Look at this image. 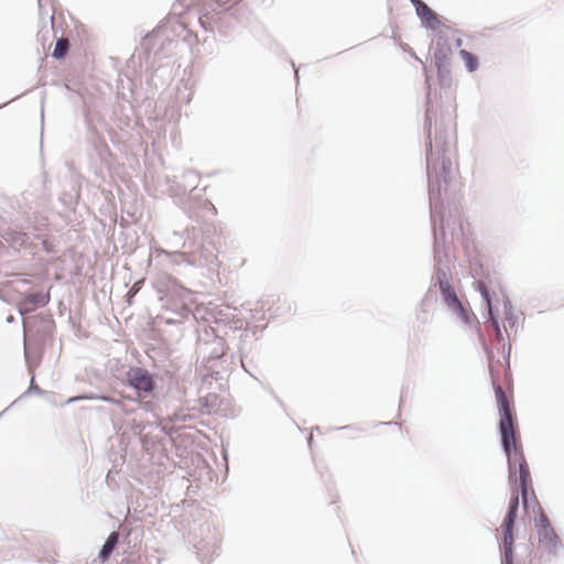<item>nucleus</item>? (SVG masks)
<instances>
[{
	"label": "nucleus",
	"mask_w": 564,
	"mask_h": 564,
	"mask_svg": "<svg viewBox=\"0 0 564 564\" xmlns=\"http://www.w3.org/2000/svg\"><path fill=\"white\" fill-rule=\"evenodd\" d=\"M438 131L437 138V162L426 165L429 208L431 230L433 236L434 274L432 276L433 288L438 290L452 284V272L449 269L451 254L449 246L455 239L464 240V223L456 205H444L442 197L443 185L452 182L453 162L448 160L446 140Z\"/></svg>",
	"instance_id": "f257e3e1"
},
{
	"label": "nucleus",
	"mask_w": 564,
	"mask_h": 564,
	"mask_svg": "<svg viewBox=\"0 0 564 564\" xmlns=\"http://www.w3.org/2000/svg\"><path fill=\"white\" fill-rule=\"evenodd\" d=\"M512 441L514 449L509 453L510 456L505 453L508 467L507 479L511 488V495L500 525V536H498V529L494 530L502 564H513V553L516 552L514 541L518 538L519 531L517 520L520 500L522 501L523 510H525L528 500L531 498V491L534 490L532 488L533 481L530 467L524 456L517 429H513Z\"/></svg>",
	"instance_id": "f03ea898"
},
{
	"label": "nucleus",
	"mask_w": 564,
	"mask_h": 564,
	"mask_svg": "<svg viewBox=\"0 0 564 564\" xmlns=\"http://www.w3.org/2000/svg\"><path fill=\"white\" fill-rule=\"evenodd\" d=\"M400 47L422 66L425 88L423 132L425 137L424 147L426 165L437 162L438 131H442V134L445 137L444 139L446 140V143L444 149H446L448 160H452L451 142L453 140L454 143H456L457 140L456 122L448 111H441L437 117V110L433 100V95L436 98V90L433 87L432 68L416 55L415 51L408 43H402Z\"/></svg>",
	"instance_id": "7ed1b4c3"
},
{
	"label": "nucleus",
	"mask_w": 564,
	"mask_h": 564,
	"mask_svg": "<svg viewBox=\"0 0 564 564\" xmlns=\"http://www.w3.org/2000/svg\"><path fill=\"white\" fill-rule=\"evenodd\" d=\"M181 250L164 251L174 265L206 267L214 271L220 264L219 253L223 247V234L214 221L203 219L202 224L187 226Z\"/></svg>",
	"instance_id": "20e7f679"
},
{
	"label": "nucleus",
	"mask_w": 564,
	"mask_h": 564,
	"mask_svg": "<svg viewBox=\"0 0 564 564\" xmlns=\"http://www.w3.org/2000/svg\"><path fill=\"white\" fill-rule=\"evenodd\" d=\"M195 351L203 383L210 389L215 384V389L226 390L234 361L226 339L219 336L215 328L205 327L197 334Z\"/></svg>",
	"instance_id": "39448f33"
},
{
	"label": "nucleus",
	"mask_w": 564,
	"mask_h": 564,
	"mask_svg": "<svg viewBox=\"0 0 564 564\" xmlns=\"http://www.w3.org/2000/svg\"><path fill=\"white\" fill-rule=\"evenodd\" d=\"M184 29L178 17L167 15L153 30L142 36L140 46L135 48L129 62L137 63L140 67L144 65V72L147 74L151 73V80H153L156 73L163 69V65L159 63L170 57L177 46V41L174 40L173 35L177 34L178 30Z\"/></svg>",
	"instance_id": "423d86ee"
},
{
	"label": "nucleus",
	"mask_w": 564,
	"mask_h": 564,
	"mask_svg": "<svg viewBox=\"0 0 564 564\" xmlns=\"http://www.w3.org/2000/svg\"><path fill=\"white\" fill-rule=\"evenodd\" d=\"M478 333L479 343L481 345V348L486 355L487 361H488V372L491 380V387L495 393V399L497 403V410H498V434H499V441L500 446L503 453H507L508 456H510L509 453L514 449L513 445V429H517V417L516 415L510 411L509 409V402L507 399V395L499 383V379L497 376V371L495 368V364H500L499 359H496L494 348L490 347L486 339L484 338L480 327L475 328Z\"/></svg>",
	"instance_id": "0eeeda50"
},
{
	"label": "nucleus",
	"mask_w": 564,
	"mask_h": 564,
	"mask_svg": "<svg viewBox=\"0 0 564 564\" xmlns=\"http://www.w3.org/2000/svg\"><path fill=\"white\" fill-rule=\"evenodd\" d=\"M239 0H197L196 15L205 32L226 35L236 22L235 7Z\"/></svg>",
	"instance_id": "6e6552de"
},
{
	"label": "nucleus",
	"mask_w": 564,
	"mask_h": 564,
	"mask_svg": "<svg viewBox=\"0 0 564 564\" xmlns=\"http://www.w3.org/2000/svg\"><path fill=\"white\" fill-rule=\"evenodd\" d=\"M153 288L164 308L171 310L183 318L193 314L191 306L195 303L193 291L183 285L172 274H159L153 282Z\"/></svg>",
	"instance_id": "1a4fd4ad"
},
{
	"label": "nucleus",
	"mask_w": 564,
	"mask_h": 564,
	"mask_svg": "<svg viewBox=\"0 0 564 564\" xmlns=\"http://www.w3.org/2000/svg\"><path fill=\"white\" fill-rule=\"evenodd\" d=\"M166 192L183 212L196 224H202L205 214L217 215V208L208 199H202L198 194L188 192L187 184L181 182L178 176H165Z\"/></svg>",
	"instance_id": "9d476101"
},
{
	"label": "nucleus",
	"mask_w": 564,
	"mask_h": 564,
	"mask_svg": "<svg viewBox=\"0 0 564 564\" xmlns=\"http://www.w3.org/2000/svg\"><path fill=\"white\" fill-rule=\"evenodd\" d=\"M119 376L122 378V387L133 392L124 397L128 402L139 404L141 401L154 397L159 391V373L150 371L143 365L128 366V370Z\"/></svg>",
	"instance_id": "9b49d317"
},
{
	"label": "nucleus",
	"mask_w": 564,
	"mask_h": 564,
	"mask_svg": "<svg viewBox=\"0 0 564 564\" xmlns=\"http://www.w3.org/2000/svg\"><path fill=\"white\" fill-rule=\"evenodd\" d=\"M433 50V66L436 70V79L441 90L451 88L453 84L451 59L453 48L448 36H437L429 46V53Z\"/></svg>",
	"instance_id": "f8f14e48"
},
{
	"label": "nucleus",
	"mask_w": 564,
	"mask_h": 564,
	"mask_svg": "<svg viewBox=\"0 0 564 564\" xmlns=\"http://www.w3.org/2000/svg\"><path fill=\"white\" fill-rule=\"evenodd\" d=\"M531 500L538 509V511L534 512V524L538 532L540 547H542L549 556L555 557L558 552L564 553V544L556 535L555 530L546 516L543 513L534 490L531 491Z\"/></svg>",
	"instance_id": "ddd939ff"
},
{
	"label": "nucleus",
	"mask_w": 564,
	"mask_h": 564,
	"mask_svg": "<svg viewBox=\"0 0 564 564\" xmlns=\"http://www.w3.org/2000/svg\"><path fill=\"white\" fill-rule=\"evenodd\" d=\"M56 325L53 315L50 313H40L33 315L24 323V334L29 343L40 348L52 344L55 338Z\"/></svg>",
	"instance_id": "4468645a"
},
{
	"label": "nucleus",
	"mask_w": 564,
	"mask_h": 564,
	"mask_svg": "<svg viewBox=\"0 0 564 564\" xmlns=\"http://www.w3.org/2000/svg\"><path fill=\"white\" fill-rule=\"evenodd\" d=\"M52 289V283H37L20 292L19 302L17 304L20 315L23 316L25 313L45 307L51 301Z\"/></svg>",
	"instance_id": "2eb2a0df"
},
{
	"label": "nucleus",
	"mask_w": 564,
	"mask_h": 564,
	"mask_svg": "<svg viewBox=\"0 0 564 564\" xmlns=\"http://www.w3.org/2000/svg\"><path fill=\"white\" fill-rule=\"evenodd\" d=\"M442 303L446 306V308L455 314L464 325L479 328V319L474 314V312L466 307L457 296V293L453 285L447 288H442L438 290Z\"/></svg>",
	"instance_id": "dca6fc26"
},
{
	"label": "nucleus",
	"mask_w": 564,
	"mask_h": 564,
	"mask_svg": "<svg viewBox=\"0 0 564 564\" xmlns=\"http://www.w3.org/2000/svg\"><path fill=\"white\" fill-rule=\"evenodd\" d=\"M6 247L12 249L14 253H19L22 249H30V253L33 256L36 250V245L31 240L29 234L12 228L0 231V249Z\"/></svg>",
	"instance_id": "f3484780"
},
{
	"label": "nucleus",
	"mask_w": 564,
	"mask_h": 564,
	"mask_svg": "<svg viewBox=\"0 0 564 564\" xmlns=\"http://www.w3.org/2000/svg\"><path fill=\"white\" fill-rule=\"evenodd\" d=\"M119 527L121 528L120 532L111 531L109 533V535L106 538L104 544L99 549L97 558L94 560L93 563H95L96 561H98L100 564L107 563L109 561L112 552L118 547V545L120 543H124L126 540L130 536V534H131L130 528L121 527V524H119Z\"/></svg>",
	"instance_id": "a211bd4d"
},
{
	"label": "nucleus",
	"mask_w": 564,
	"mask_h": 564,
	"mask_svg": "<svg viewBox=\"0 0 564 564\" xmlns=\"http://www.w3.org/2000/svg\"><path fill=\"white\" fill-rule=\"evenodd\" d=\"M474 284L479 292L482 302H488L496 294L491 289V280L488 274H485L482 267L475 268Z\"/></svg>",
	"instance_id": "6ab92c4d"
},
{
	"label": "nucleus",
	"mask_w": 564,
	"mask_h": 564,
	"mask_svg": "<svg viewBox=\"0 0 564 564\" xmlns=\"http://www.w3.org/2000/svg\"><path fill=\"white\" fill-rule=\"evenodd\" d=\"M140 443L142 448L152 456L163 454L166 451L165 438L160 435L142 433L140 435Z\"/></svg>",
	"instance_id": "aec40b11"
},
{
	"label": "nucleus",
	"mask_w": 564,
	"mask_h": 564,
	"mask_svg": "<svg viewBox=\"0 0 564 564\" xmlns=\"http://www.w3.org/2000/svg\"><path fill=\"white\" fill-rule=\"evenodd\" d=\"M91 145L94 153L100 163L110 170L115 161V155L112 154L106 140L104 138L97 137L93 140Z\"/></svg>",
	"instance_id": "412c9836"
},
{
	"label": "nucleus",
	"mask_w": 564,
	"mask_h": 564,
	"mask_svg": "<svg viewBox=\"0 0 564 564\" xmlns=\"http://www.w3.org/2000/svg\"><path fill=\"white\" fill-rule=\"evenodd\" d=\"M416 15L421 22V26L426 31L434 30L436 26H444L445 29L451 30V26L441 23L437 13L427 4L426 7L421 8V10L416 12Z\"/></svg>",
	"instance_id": "4be33fe9"
},
{
	"label": "nucleus",
	"mask_w": 564,
	"mask_h": 564,
	"mask_svg": "<svg viewBox=\"0 0 564 564\" xmlns=\"http://www.w3.org/2000/svg\"><path fill=\"white\" fill-rule=\"evenodd\" d=\"M44 348H40L29 343V347L24 346V359L29 373H35V369L40 366Z\"/></svg>",
	"instance_id": "5701e85b"
},
{
	"label": "nucleus",
	"mask_w": 564,
	"mask_h": 564,
	"mask_svg": "<svg viewBox=\"0 0 564 564\" xmlns=\"http://www.w3.org/2000/svg\"><path fill=\"white\" fill-rule=\"evenodd\" d=\"M58 200L65 209L76 212V207L80 200V185L76 183L72 184L69 191H63Z\"/></svg>",
	"instance_id": "b1692460"
},
{
	"label": "nucleus",
	"mask_w": 564,
	"mask_h": 564,
	"mask_svg": "<svg viewBox=\"0 0 564 564\" xmlns=\"http://www.w3.org/2000/svg\"><path fill=\"white\" fill-rule=\"evenodd\" d=\"M126 395H127L126 393H119V397H117L115 394L99 393L98 400L104 401L109 404H112V405H116V406L120 408V410L126 415H131L135 412V410L127 406L126 402L128 400L124 398Z\"/></svg>",
	"instance_id": "393cba45"
},
{
	"label": "nucleus",
	"mask_w": 564,
	"mask_h": 564,
	"mask_svg": "<svg viewBox=\"0 0 564 564\" xmlns=\"http://www.w3.org/2000/svg\"><path fill=\"white\" fill-rule=\"evenodd\" d=\"M199 404L207 414L216 412L220 406L219 395L215 392H209L204 397L199 398Z\"/></svg>",
	"instance_id": "a878e982"
},
{
	"label": "nucleus",
	"mask_w": 564,
	"mask_h": 564,
	"mask_svg": "<svg viewBox=\"0 0 564 564\" xmlns=\"http://www.w3.org/2000/svg\"><path fill=\"white\" fill-rule=\"evenodd\" d=\"M467 73H475L480 65L479 57L477 54L469 52L465 48L458 52Z\"/></svg>",
	"instance_id": "bb28decb"
},
{
	"label": "nucleus",
	"mask_w": 564,
	"mask_h": 564,
	"mask_svg": "<svg viewBox=\"0 0 564 564\" xmlns=\"http://www.w3.org/2000/svg\"><path fill=\"white\" fill-rule=\"evenodd\" d=\"M485 305L484 317L487 321H490L491 324H497V319L500 318L499 310L497 306L498 299L496 294H492V299L488 300V302H482Z\"/></svg>",
	"instance_id": "cd10ccee"
},
{
	"label": "nucleus",
	"mask_w": 564,
	"mask_h": 564,
	"mask_svg": "<svg viewBox=\"0 0 564 564\" xmlns=\"http://www.w3.org/2000/svg\"><path fill=\"white\" fill-rule=\"evenodd\" d=\"M31 375V379H30V384H29V388L23 392V394L18 398L17 400H14L8 408H6L2 412H0V417L11 408L21 398H24L26 395H30V394H37V395H44L46 393L45 390H43L42 388H40L36 382H35V373H30Z\"/></svg>",
	"instance_id": "c85d7f7f"
},
{
	"label": "nucleus",
	"mask_w": 564,
	"mask_h": 564,
	"mask_svg": "<svg viewBox=\"0 0 564 564\" xmlns=\"http://www.w3.org/2000/svg\"><path fill=\"white\" fill-rule=\"evenodd\" d=\"M503 313L510 328L517 329L518 316L516 315L511 300L506 295L502 301Z\"/></svg>",
	"instance_id": "c756f323"
},
{
	"label": "nucleus",
	"mask_w": 564,
	"mask_h": 564,
	"mask_svg": "<svg viewBox=\"0 0 564 564\" xmlns=\"http://www.w3.org/2000/svg\"><path fill=\"white\" fill-rule=\"evenodd\" d=\"M178 178L181 180V182L187 184L188 192L195 193V189L197 188V184L199 181V175L197 172L193 170H187L183 172V174L178 176Z\"/></svg>",
	"instance_id": "7c9ffc66"
},
{
	"label": "nucleus",
	"mask_w": 564,
	"mask_h": 564,
	"mask_svg": "<svg viewBox=\"0 0 564 564\" xmlns=\"http://www.w3.org/2000/svg\"><path fill=\"white\" fill-rule=\"evenodd\" d=\"M66 55V43L63 37H55L52 57L56 61H63Z\"/></svg>",
	"instance_id": "2f4dec72"
},
{
	"label": "nucleus",
	"mask_w": 564,
	"mask_h": 564,
	"mask_svg": "<svg viewBox=\"0 0 564 564\" xmlns=\"http://www.w3.org/2000/svg\"><path fill=\"white\" fill-rule=\"evenodd\" d=\"M436 302H437L436 291L433 290V286H430L421 301L422 312H426V310L430 306L434 305Z\"/></svg>",
	"instance_id": "473e14b6"
},
{
	"label": "nucleus",
	"mask_w": 564,
	"mask_h": 564,
	"mask_svg": "<svg viewBox=\"0 0 564 564\" xmlns=\"http://www.w3.org/2000/svg\"><path fill=\"white\" fill-rule=\"evenodd\" d=\"M128 366L129 365L120 362V360H116L115 364L110 366L109 372L112 378L122 384V378L119 375L126 372V370H128Z\"/></svg>",
	"instance_id": "72a5a7b5"
},
{
	"label": "nucleus",
	"mask_w": 564,
	"mask_h": 564,
	"mask_svg": "<svg viewBox=\"0 0 564 564\" xmlns=\"http://www.w3.org/2000/svg\"><path fill=\"white\" fill-rule=\"evenodd\" d=\"M507 339H508V341L502 345V358H503V362L507 367L506 375L508 377H510L511 376V370H510L511 344H510L509 335H507Z\"/></svg>",
	"instance_id": "f704fd0d"
},
{
	"label": "nucleus",
	"mask_w": 564,
	"mask_h": 564,
	"mask_svg": "<svg viewBox=\"0 0 564 564\" xmlns=\"http://www.w3.org/2000/svg\"><path fill=\"white\" fill-rule=\"evenodd\" d=\"M35 239L40 240V243L42 246V249L47 253V254H51V253H54L55 252V248L53 246L52 242L48 241V239L42 235V234H37L34 236Z\"/></svg>",
	"instance_id": "c9c22d12"
},
{
	"label": "nucleus",
	"mask_w": 564,
	"mask_h": 564,
	"mask_svg": "<svg viewBox=\"0 0 564 564\" xmlns=\"http://www.w3.org/2000/svg\"><path fill=\"white\" fill-rule=\"evenodd\" d=\"M98 395H99L98 393L85 392V393L79 394L76 398L69 399L68 402H72L73 400H78V401H83V400H87V401L98 400Z\"/></svg>",
	"instance_id": "e433bc0d"
},
{
	"label": "nucleus",
	"mask_w": 564,
	"mask_h": 564,
	"mask_svg": "<svg viewBox=\"0 0 564 564\" xmlns=\"http://www.w3.org/2000/svg\"><path fill=\"white\" fill-rule=\"evenodd\" d=\"M494 330L497 336H499L503 340V332H506L505 326L501 324L500 318L497 319V324H492Z\"/></svg>",
	"instance_id": "4c0bfd02"
},
{
	"label": "nucleus",
	"mask_w": 564,
	"mask_h": 564,
	"mask_svg": "<svg viewBox=\"0 0 564 564\" xmlns=\"http://www.w3.org/2000/svg\"><path fill=\"white\" fill-rule=\"evenodd\" d=\"M45 561L48 563V564H73L72 562L69 561H58L54 557V555H51L48 554L47 556H45Z\"/></svg>",
	"instance_id": "58836bf2"
},
{
	"label": "nucleus",
	"mask_w": 564,
	"mask_h": 564,
	"mask_svg": "<svg viewBox=\"0 0 564 564\" xmlns=\"http://www.w3.org/2000/svg\"><path fill=\"white\" fill-rule=\"evenodd\" d=\"M444 26H436L433 31V40H436L437 36H446Z\"/></svg>",
	"instance_id": "ea45409f"
},
{
	"label": "nucleus",
	"mask_w": 564,
	"mask_h": 564,
	"mask_svg": "<svg viewBox=\"0 0 564 564\" xmlns=\"http://www.w3.org/2000/svg\"><path fill=\"white\" fill-rule=\"evenodd\" d=\"M409 393V386H402L401 387V392H400V402H399V406L401 408L402 406V403L404 401V399L406 398Z\"/></svg>",
	"instance_id": "a19ab883"
},
{
	"label": "nucleus",
	"mask_w": 564,
	"mask_h": 564,
	"mask_svg": "<svg viewBox=\"0 0 564 564\" xmlns=\"http://www.w3.org/2000/svg\"><path fill=\"white\" fill-rule=\"evenodd\" d=\"M411 4L415 9V13L421 10V8L426 7V3L423 0H409Z\"/></svg>",
	"instance_id": "79ce46f5"
},
{
	"label": "nucleus",
	"mask_w": 564,
	"mask_h": 564,
	"mask_svg": "<svg viewBox=\"0 0 564 564\" xmlns=\"http://www.w3.org/2000/svg\"><path fill=\"white\" fill-rule=\"evenodd\" d=\"M238 350H239V354H240V362H241V365H242V368H243L246 371H248V368H247L246 362H245V357H246V356H245V354L242 352V348H241V347H239V348H238Z\"/></svg>",
	"instance_id": "37998d69"
},
{
	"label": "nucleus",
	"mask_w": 564,
	"mask_h": 564,
	"mask_svg": "<svg viewBox=\"0 0 564 564\" xmlns=\"http://www.w3.org/2000/svg\"><path fill=\"white\" fill-rule=\"evenodd\" d=\"M291 65H292L293 70H294V77H295L296 82L299 83V80H300L299 68L295 66V63L293 61H291Z\"/></svg>",
	"instance_id": "c03bdc74"
},
{
	"label": "nucleus",
	"mask_w": 564,
	"mask_h": 564,
	"mask_svg": "<svg viewBox=\"0 0 564 564\" xmlns=\"http://www.w3.org/2000/svg\"><path fill=\"white\" fill-rule=\"evenodd\" d=\"M335 430H358L355 425L348 424L341 427H336Z\"/></svg>",
	"instance_id": "a18cd8bd"
},
{
	"label": "nucleus",
	"mask_w": 564,
	"mask_h": 564,
	"mask_svg": "<svg viewBox=\"0 0 564 564\" xmlns=\"http://www.w3.org/2000/svg\"><path fill=\"white\" fill-rule=\"evenodd\" d=\"M462 45H463V40H462V39H459V37H458V39H456V40H455V46H456V47H460Z\"/></svg>",
	"instance_id": "49530a36"
},
{
	"label": "nucleus",
	"mask_w": 564,
	"mask_h": 564,
	"mask_svg": "<svg viewBox=\"0 0 564 564\" xmlns=\"http://www.w3.org/2000/svg\"><path fill=\"white\" fill-rule=\"evenodd\" d=\"M13 322H14V316H13V315H8V316H7V323H8V324H11V323H13Z\"/></svg>",
	"instance_id": "de8ad7c7"
},
{
	"label": "nucleus",
	"mask_w": 564,
	"mask_h": 564,
	"mask_svg": "<svg viewBox=\"0 0 564 564\" xmlns=\"http://www.w3.org/2000/svg\"><path fill=\"white\" fill-rule=\"evenodd\" d=\"M306 441H307V445L311 447L312 442H313V436L312 435L307 436Z\"/></svg>",
	"instance_id": "09e8293b"
},
{
	"label": "nucleus",
	"mask_w": 564,
	"mask_h": 564,
	"mask_svg": "<svg viewBox=\"0 0 564 564\" xmlns=\"http://www.w3.org/2000/svg\"><path fill=\"white\" fill-rule=\"evenodd\" d=\"M119 107L121 108V111H122V113H124L126 118L129 119L130 113H126L124 112V107L123 106L119 105Z\"/></svg>",
	"instance_id": "8fccbe9b"
},
{
	"label": "nucleus",
	"mask_w": 564,
	"mask_h": 564,
	"mask_svg": "<svg viewBox=\"0 0 564 564\" xmlns=\"http://www.w3.org/2000/svg\"><path fill=\"white\" fill-rule=\"evenodd\" d=\"M275 399H276L278 404H279L281 408H283V409H284V403H283V401H282L281 399H279V398H275Z\"/></svg>",
	"instance_id": "3c124183"
},
{
	"label": "nucleus",
	"mask_w": 564,
	"mask_h": 564,
	"mask_svg": "<svg viewBox=\"0 0 564 564\" xmlns=\"http://www.w3.org/2000/svg\"><path fill=\"white\" fill-rule=\"evenodd\" d=\"M319 430H321V427H319L318 425H315L314 427H312V432H313V431H317V432H319Z\"/></svg>",
	"instance_id": "603ef678"
},
{
	"label": "nucleus",
	"mask_w": 564,
	"mask_h": 564,
	"mask_svg": "<svg viewBox=\"0 0 564 564\" xmlns=\"http://www.w3.org/2000/svg\"><path fill=\"white\" fill-rule=\"evenodd\" d=\"M258 332V326H254V328L252 329V334L256 335Z\"/></svg>",
	"instance_id": "864d4df0"
},
{
	"label": "nucleus",
	"mask_w": 564,
	"mask_h": 564,
	"mask_svg": "<svg viewBox=\"0 0 564 564\" xmlns=\"http://www.w3.org/2000/svg\"><path fill=\"white\" fill-rule=\"evenodd\" d=\"M381 425H390L392 422H380Z\"/></svg>",
	"instance_id": "5fc2aeb1"
},
{
	"label": "nucleus",
	"mask_w": 564,
	"mask_h": 564,
	"mask_svg": "<svg viewBox=\"0 0 564 564\" xmlns=\"http://www.w3.org/2000/svg\"><path fill=\"white\" fill-rule=\"evenodd\" d=\"M37 3H39V8L41 9L43 6H42V0H37Z\"/></svg>",
	"instance_id": "6e6d98bb"
},
{
	"label": "nucleus",
	"mask_w": 564,
	"mask_h": 564,
	"mask_svg": "<svg viewBox=\"0 0 564 564\" xmlns=\"http://www.w3.org/2000/svg\"><path fill=\"white\" fill-rule=\"evenodd\" d=\"M7 105H8V102H3V104H1V105H0V109H1V108H3V107H4V106H7Z\"/></svg>",
	"instance_id": "4d7b16f0"
},
{
	"label": "nucleus",
	"mask_w": 564,
	"mask_h": 564,
	"mask_svg": "<svg viewBox=\"0 0 564 564\" xmlns=\"http://www.w3.org/2000/svg\"><path fill=\"white\" fill-rule=\"evenodd\" d=\"M161 432L167 434L166 430L164 427H161Z\"/></svg>",
	"instance_id": "13d9d810"
},
{
	"label": "nucleus",
	"mask_w": 564,
	"mask_h": 564,
	"mask_svg": "<svg viewBox=\"0 0 564 564\" xmlns=\"http://www.w3.org/2000/svg\"><path fill=\"white\" fill-rule=\"evenodd\" d=\"M108 564H119V563H108Z\"/></svg>",
	"instance_id": "bf43d9fd"
},
{
	"label": "nucleus",
	"mask_w": 564,
	"mask_h": 564,
	"mask_svg": "<svg viewBox=\"0 0 564 564\" xmlns=\"http://www.w3.org/2000/svg\"><path fill=\"white\" fill-rule=\"evenodd\" d=\"M500 563L502 564V562L500 561ZM513 564H516V562L513 561Z\"/></svg>",
	"instance_id": "052dcab7"
}]
</instances>
